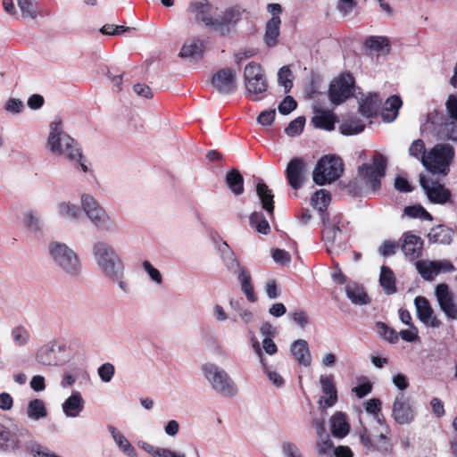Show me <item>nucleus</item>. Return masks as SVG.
Segmentation results:
<instances>
[{
    "label": "nucleus",
    "mask_w": 457,
    "mask_h": 457,
    "mask_svg": "<svg viewBox=\"0 0 457 457\" xmlns=\"http://www.w3.org/2000/svg\"><path fill=\"white\" fill-rule=\"evenodd\" d=\"M92 253L100 275L115 286L122 296L130 295L133 287L126 276L125 263L118 251L108 242L99 240L93 245Z\"/></svg>",
    "instance_id": "nucleus-1"
},
{
    "label": "nucleus",
    "mask_w": 457,
    "mask_h": 457,
    "mask_svg": "<svg viewBox=\"0 0 457 457\" xmlns=\"http://www.w3.org/2000/svg\"><path fill=\"white\" fill-rule=\"evenodd\" d=\"M187 13L196 23L212 29L221 36L228 34L242 15L239 7L228 8L222 12L208 0H193Z\"/></svg>",
    "instance_id": "nucleus-2"
},
{
    "label": "nucleus",
    "mask_w": 457,
    "mask_h": 457,
    "mask_svg": "<svg viewBox=\"0 0 457 457\" xmlns=\"http://www.w3.org/2000/svg\"><path fill=\"white\" fill-rule=\"evenodd\" d=\"M46 147L51 154L79 165L83 172L89 170L80 145L65 132L60 118H55L49 124Z\"/></svg>",
    "instance_id": "nucleus-3"
},
{
    "label": "nucleus",
    "mask_w": 457,
    "mask_h": 457,
    "mask_svg": "<svg viewBox=\"0 0 457 457\" xmlns=\"http://www.w3.org/2000/svg\"><path fill=\"white\" fill-rule=\"evenodd\" d=\"M48 254L54 264L66 276L79 278L82 273V262L79 254L68 245L52 241L47 246Z\"/></svg>",
    "instance_id": "nucleus-4"
},
{
    "label": "nucleus",
    "mask_w": 457,
    "mask_h": 457,
    "mask_svg": "<svg viewBox=\"0 0 457 457\" xmlns=\"http://www.w3.org/2000/svg\"><path fill=\"white\" fill-rule=\"evenodd\" d=\"M349 221L341 214L323 220L322 241L328 253H338L345 248Z\"/></svg>",
    "instance_id": "nucleus-5"
},
{
    "label": "nucleus",
    "mask_w": 457,
    "mask_h": 457,
    "mask_svg": "<svg viewBox=\"0 0 457 457\" xmlns=\"http://www.w3.org/2000/svg\"><path fill=\"white\" fill-rule=\"evenodd\" d=\"M453 147L445 143L436 144L423 156V166L431 173L445 176L454 158Z\"/></svg>",
    "instance_id": "nucleus-6"
},
{
    "label": "nucleus",
    "mask_w": 457,
    "mask_h": 457,
    "mask_svg": "<svg viewBox=\"0 0 457 457\" xmlns=\"http://www.w3.org/2000/svg\"><path fill=\"white\" fill-rule=\"evenodd\" d=\"M201 370L212 388L222 396L233 397L237 394V386L226 370L218 365L206 362Z\"/></svg>",
    "instance_id": "nucleus-7"
},
{
    "label": "nucleus",
    "mask_w": 457,
    "mask_h": 457,
    "mask_svg": "<svg viewBox=\"0 0 457 457\" xmlns=\"http://www.w3.org/2000/svg\"><path fill=\"white\" fill-rule=\"evenodd\" d=\"M386 168V158L376 153L371 163H364L358 169V174L363 184L376 192L380 189L381 179L384 178Z\"/></svg>",
    "instance_id": "nucleus-8"
},
{
    "label": "nucleus",
    "mask_w": 457,
    "mask_h": 457,
    "mask_svg": "<svg viewBox=\"0 0 457 457\" xmlns=\"http://www.w3.org/2000/svg\"><path fill=\"white\" fill-rule=\"evenodd\" d=\"M244 82L248 96L253 101L263 98L268 82L260 64L248 63L244 71Z\"/></svg>",
    "instance_id": "nucleus-9"
},
{
    "label": "nucleus",
    "mask_w": 457,
    "mask_h": 457,
    "mask_svg": "<svg viewBox=\"0 0 457 457\" xmlns=\"http://www.w3.org/2000/svg\"><path fill=\"white\" fill-rule=\"evenodd\" d=\"M343 173V162L335 155H326L317 163L313 170V180L318 185H325L337 180Z\"/></svg>",
    "instance_id": "nucleus-10"
},
{
    "label": "nucleus",
    "mask_w": 457,
    "mask_h": 457,
    "mask_svg": "<svg viewBox=\"0 0 457 457\" xmlns=\"http://www.w3.org/2000/svg\"><path fill=\"white\" fill-rule=\"evenodd\" d=\"M221 258L228 270L238 274L241 291L245 294L247 300L251 303L256 302L257 297L254 294L251 275L245 268L240 266V263L234 252L231 251Z\"/></svg>",
    "instance_id": "nucleus-11"
},
{
    "label": "nucleus",
    "mask_w": 457,
    "mask_h": 457,
    "mask_svg": "<svg viewBox=\"0 0 457 457\" xmlns=\"http://www.w3.org/2000/svg\"><path fill=\"white\" fill-rule=\"evenodd\" d=\"M354 79L350 74H343L330 84L328 96L335 105L345 102L353 95Z\"/></svg>",
    "instance_id": "nucleus-12"
},
{
    "label": "nucleus",
    "mask_w": 457,
    "mask_h": 457,
    "mask_svg": "<svg viewBox=\"0 0 457 457\" xmlns=\"http://www.w3.org/2000/svg\"><path fill=\"white\" fill-rule=\"evenodd\" d=\"M87 218L93 226L101 233L112 235L119 230L118 223L102 205L91 212Z\"/></svg>",
    "instance_id": "nucleus-13"
},
{
    "label": "nucleus",
    "mask_w": 457,
    "mask_h": 457,
    "mask_svg": "<svg viewBox=\"0 0 457 457\" xmlns=\"http://www.w3.org/2000/svg\"><path fill=\"white\" fill-rule=\"evenodd\" d=\"M420 185L431 203L445 204L451 202L450 190L438 181L421 177Z\"/></svg>",
    "instance_id": "nucleus-14"
},
{
    "label": "nucleus",
    "mask_w": 457,
    "mask_h": 457,
    "mask_svg": "<svg viewBox=\"0 0 457 457\" xmlns=\"http://www.w3.org/2000/svg\"><path fill=\"white\" fill-rule=\"evenodd\" d=\"M392 417L400 425L411 423L415 417V411L409 397L399 394L393 403Z\"/></svg>",
    "instance_id": "nucleus-15"
},
{
    "label": "nucleus",
    "mask_w": 457,
    "mask_h": 457,
    "mask_svg": "<svg viewBox=\"0 0 457 457\" xmlns=\"http://www.w3.org/2000/svg\"><path fill=\"white\" fill-rule=\"evenodd\" d=\"M416 268L421 277L426 280H433L440 273L453 271L455 269L448 260L441 261H418Z\"/></svg>",
    "instance_id": "nucleus-16"
},
{
    "label": "nucleus",
    "mask_w": 457,
    "mask_h": 457,
    "mask_svg": "<svg viewBox=\"0 0 457 457\" xmlns=\"http://www.w3.org/2000/svg\"><path fill=\"white\" fill-rule=\"evenodd\" d=\"M320 384L322 395L318 403L320 408L327 409L334 406L337 402V390L332 375H320Z\"/></svg>",
    "instance_id": "nucleus-17"
},
{
    "label": "nucleus",
    "mask_w": 457,
    "mask_h": 457,
    "mask_svg": "<svg viewBox=\"0 0 457 457\" xmlns=\"http://www.w3.org/2000/svg\"><path fill=\"white\" fill-rule=\"evenodd\" d=\"M212 84L220 94L228 95L236 89V74L229 68L220 70L212 76Z\"/></svg>",
    "instance_id": "nucleus-18"
},
{
    "label": "nucleus",
    "mask_w": 457,
    "mask_h": 457,
    "mask_svg": "<svg viewBox=\"0 0 457 457\" xmlns=\"http://www.w3.org/2000/svg\"><path fill=\"white\" fill-rule=\"evenodd\" d=\"M416 312L420 320L428 327L439 328L441 321L434 313L429 302L423 296H417L414 300Z\"/></svg>",
    "instance_id": "nucleus-19"
},
{
    "label": "nucleus",
    "mask_w": 457,
    "mask_h": 457,
    "mask_svg": "<svg viewBox=\"0 0 457 457\" xmlns=\"http://www.w3.org/2000/svg\"><path fill=\"white\" fill-rule=\"evenodd\" d=\"M436 295L441 310L452 319L457 318V308L453 303V294L446 284H439L436 287Z\"/></svg>",
    "instance_id": "nucleus-20"
},
{
    "label": "nucleus",
    "mask_w": 457,
    "mask_h": 457,
    "mask_svg": "<svg viewBox=\"0 0 457 457\" xmlns=\"http://www.w3.org/2000/svg\"><path fill=\"white\" fill-rule=\"evenodd\" d=\"M305 170V162L301 158L292 159L287 167L286 174L289 185L294 189H298L303 182V174Z\"/></svg>",
    "instance_id": "nucleus-21"
},
{
    "label": "nucleus",
    "mask_w": 457,
    "mask_h": 457,
    "mask_svg": "<svg viewBox=\"0 0 457 457\" xmlns=\"http://www.w3.org/2000/svg\"><path fill=\"white\" fill-rule=\"evenodd\" d=\"M423 248L422 239L411 233L403 234V242L402 245V250L405 256L410 260H416L421 255Z\"/></svg>",
    "instance_id": "nucleus-22"
},
{
    "label": "nucleus",
    "mask_w": 457,
    "mask_h": 457,
    "mask_svg": "<svg viewBox=\"0 0 457 457\" xmlns=\"http://www.w3.org/2000/svg\"><path fill=\"white\" fill-rule=\"evenodd\" d=\"M85 401L81 394L74 391L71 395L62 403V409L63 413L68 418H76L84 409Z\"/></svg>",
    "instance_id": "nucleus-23"
},
{
    "label": "nucleus",
    "mask_w": 457,
    "mask_h": 457,
    "mask_svg": "<svg viewBox=\"0 0 457 457\" xmlns=\"http://www.w3.org/2000/svg\"><path fill=\"white\" fill-rule=\"evenodd\" d=\"M57 215L69 221H77L81 219L80 207L71 201L59 202L55 206Z\"/></svg>",
    "instance_id": "nucleus-24"
},
{
    "label": "nucleus",
    "mask_w": 457,
    "mask_h": 457,
    "mask_svg": "<svg viewBox=\"0 0 457 457\" xmlns=\"http://www.w3.org/2000/svg\"><path fill=\"white\" fill-rule=\"evenodd\" d=\"M291 353L297 362L305 367L312 363V355L307 341L303 339L295 340L291 345Z\"/></svg>",
    "instance_id": "nucleus-25"
},
{
    "label": "nucleus",
    "mask_w": 457,
    "mask_h": 457,
    "mask_svg": "<svg viewBox=\"0 0 457 457\" xmlns=\"http://www.w3.org/2000/svg\"><path fill=\"white\" fill-rule=\"evenodd\" d=\"M312 122L316 128L332 130L335 128L336 116L332 111L316 109Z\"/></svg>",
    "instance_id": "nucleus-26"
},
{
    "label": "nucleus",
    "mask_w": 457,
    "mask_h": 457,
    "mask_svg": "<svg viewBox=\"0 0 457 457\" xmlns=\"http://www.w3.org/2000/svg\"><path fill=\"white\" fill-rule=\"evenodd\" d=\"M57 347L56 341H50L41 346L36 353V360L38 363L51 366L57 362L55 349Z\"/></svg>",
    "instance_id": "nucleus-27"
},
{
    "label": "nucleus",
    "mask_w": 457,
    "mask_h": 457,
    "mask_svg": "<svg viewBox=\"0 0 457 457\" xmlns=\"http://www.w3.org/2000/svg\"><path fill=\"white\" fill-rule=\"evenodd\" d=\"M21 447V442L16 433L7 428L0 430V450L6 453H15Z\"/></svg>",
    "instance_id": "nucleus-28"
},
{
    "label": "nucleus",
    "mask_w": 457,
    "mask_h": 457,
    "mask_svg": "<svg viewBox=\"0 0 457 457\" xmlns=\"http://www.w3.org/2000/svg\"><path fill=\"white\" fill-rule=\"evenodd\" d=\"M382 99L377 94H369L360 102L359 112L365 117L370 118L377 114Z\"/></svg>",
    "instance_id": "nucleus-29"
},
{
    "label": "nucleus",
    "mask_w": 457,
    "mask_h": 457,
    "mask_svg": "<svg viewBox=\"0 0 457 457\" xmlns=\"http://www.w3.org/2000/svg\"><path fill=\"white\" fill-rule=\"evenodd\" d=\"M26 414L30 420L37 421L46 418L48 415V411L45 402L42 399L35 398L29 402Z\"/></svg>",
    "instance_id": "nucleus-30"
},
{
    "label": "nucleus",
    "mask_w": 457,
    "mask_h": 457,
    "mask_svg": "<svg viewBox=\"0 0 457 457\" xmlns=\"http://www.w3.org/2000/svg\"><path fill=\"white\" fill-rule=\"evenodd\" d=\"M281 20L279 17H271L267 23L264 35V42L270 46L273 47L278 44V38L280 33Z\"/></svg>",
    "instance_id": "nucleus-31"
},
{
    "label": "nucleus",
    "mask_w": 457,
    "mask_h": 457,
    "mask_svg": "<svg viewBox=\"0 0 457 457\" xmlns=\"http://www.w3.org/2000/svg\"><path fill=\"white\" fill-rule=\"evenodd\" d=\"M21 224L27 230L34 234L39 233L44 227L39 214L33 210L24 212L21 218Z\"/></svg>",
    "instance_id": "nucleus-32"
},
{
    "label": "nucleus",
    "mask_w": 457,
    "mask_h": 457,
    "mask_svg": "<svg viewBox=\"0 0 457 457\" xmlns=\"http://www.w3.org/2000/svg\"><path fill=\"white\" fill-rule=\"evenodd\" d=\"M403 102L397 96H392L389 97L384 105L382 110V119L385 122H392L398 115L399 109L401 108Z\"/></svg>",
    "instance_id": "nucleus-33"
},
{
    "label": "nucleus",
    "mask_w": 457,
    "mask_h": 457,
    "mask_svg": "<svg viewBox=\"0 0 457 457\" xmlns=\"http://www.w3.org/2000/svg\"><path fill=\"white\" fill-rule=\"evenodd\" d=\"M108 430L120 451H122L129 457H137L136 449L131 445V444L120 431H119L113 426H108Z\"/></svg>",
    "instance_id": "nucleus-34"
},
{
    "label": "nucleus",
    "mask_w": 457,
    "mask_h": 457,
    "mask_svg": "<svg viewBox=\"0 0 457 457\" xmlns=\"http://www.w3.org/2000/svg\"><path fill=\"white\" fill-rule=\"evenodd\" d=\"M330 423L331 432L334 436L342 438L349 433L350 427L344 413H335L330 419Z\"/></svg>",
    "instance_id": "nucleus-35"
},
{
    "label": "nucleus",
    "mask_w": 457,
    "mask_h": 457,
    "mask_svg": "<svg viewBox=\"0 0 457 457\" xmlns=\"http://www.w3.org/2000/svg\"><path fill=\"white\" fill-rule=\"evenodd\" d=\"M257 195L262 202V208L270 215L274 212V195L268 186L262 182H259L256 186Z\"/></svg>",
    "instance_id": "nucleus-36"
},
{
    "label": "nucleus",
    "mask_w": 457,
    "mask_h": 457,
    "mask_svg": "<svg viewBox=\"0 0 457 457\" xmlns=\"http://www.w3.org/2000/svg\"><path fill=\"white\" fill-rule=\"evenodd\" d=\"M347 297L354 304H366L369 303V297L362 287L356 283H350L345 287Z\"/></svg>",
    "instance_id": "nucleus-37"
},
{
    "label": "nucleus",
    "mask_w": 457,
    "mask_h": 457,
    "mask_svg": "<svg viewBox=\"0 0 457 457\" xmlns=\"http://www.w3.org/2000/svg\"><path fill=\"white\" fill-rule=\"evenodd\" d=\"M226 184L234 195H240L243 194L244 179L238 170H232L227 173Z\"/></svg>",
    "instance_id": "nucleus-38"
},
{
    "label": "nucleus",
    "mask_w": 457,
    "mask_h": 457,
    "mask_svg": "<svg viewBox=\"0 0 457 457\" xmlns=\"http://www.w3.org/2000/svg\"><path fill=\"white\" fill-rule=\"evenodd\" d=\"M379 282L387 295H392L396 292L395 277L390 268L386 266L381 267Z\"/></svg>",
    "instance_id": "nucleus-39"
},
{
    "label": "nucleus",
    "mask_w": 457,
    "mask_h": 457,
    "mask_svg": "<svg viewBox=\"0 0 457 457\" xmlns=\"http://www.w3.org/2000/svg\"><path fill=\"white\" fill-rule=\"evenodd\" d=\"M365 46L377 54H385L389 52L388 39L385 37H370L366 39Z\"/></svg>",
    "instance_id": "nucleus-40"
},
{
    "label": "nucleus",
    "mask_w": 457,
    "mask_h": 457,
    "mask_svg": "<svg viewBox=\"0 0 457 457\" xmlns=\"http://www.w3.org/2000/svg\"><path fill=\"white\" fill-rule=\"evenodd\" d=\"M17 4L24 18L34 20L41 14L40 7L34 0H17Z\"/></svg>",
    "instance_id": "nucleus-41"
},
{
    "label": "nucleus",
    "mask_w": 457,
    "mask_h": 457,
    "mask_svg": "<svg viewBox=\"0 0 457 457\" xmlns=\"http://www.w3.org/2000/svg\"><path fill=\"white\" fill-rule=\"evenodd\" d=\"M453 232L450 228L439 226L428 234L429 239L434 243L449 245L453 240Z\"/></svg>",
    "instance_id": "nucleus-42"
},
{
    "label": "nucleus",
    "mask_w": 457,
    "mask_h": 457,
    "mask_svg": "<svg viewBox=\"0 0 457 457\" xmlns=\"http://www.w3.org/2000/svg\"><path fill=\"white\" fill-rule=\"evenodd\" d=\"M365 125L358 118L351 117L340 125V131L343 135L352 136L363 131Z\"/></svg>",
    "instance_id": "nucleus-43"
},
{
    "label": "nucleus",
    "mask_w": 457,
    "mask_h": 457,
    "mask_svg": "<svg viewBox=\"0 0 457 457\" xmlns=\"http://www.w3.org/2000/svg\"><path fill=\"white\" fill-rule=\"evenodd\" d=\"M437 135L441 139L457 142V120H453L441 124Z\"/></svg>",
    "instance_id": "nucleus-44"
},
{
    "label": "nucleus",
    "mask_w": 457,
    "mask_h": 457,
    "mask_svg": "<svg viewBox=\"0 0 457 457\" xmlns=\"http://www.w3.org/2000/svg\"><path fill=\"white\" fill-rule=\"evenodd\" d=\"M250 225L254 228L259 233L267 235L270 230V227L264 217L263 213L261 212H254L251 214L249 218Z\"/></svg>",
    "instance_id": "nucleus-45"
},
{
    "label": "nucleus",
    "mask_w": 457,
    "mask_h": 457,
    "mask_svg": "<svg viewBox=\"0 0 457 457\" xmlns=\"http://www.w3.org/2000/svg\"><path fill=\"white\" fill-rule=\"evenodd\" d=\"M25 450L35 457H62L51 452L48 448L36 441H29L24 445Z\"/></svg>",
    "instance_id": "nucleus-46"
},
{
    "label": "nucleus",
    "mask_w": 457,
    "mask_h": 457,
    "mask_svg": "<svg viewBox=\"0 0 457 457\" xmlns=\"http://www.w3.org/2000/svg\"><path fill=\"white\" fill-rule=\"evenodd\" d=\"M330 194L325 189L316 191L311 198L312 205L320 212L327 209L330 203Z\"/></svg>",
    "instance_id": "nucleus-47"
},
{
    "label": "nucleus",
    "mask_w": 457,
    "mask_h": 457,
    "mask_svg": "<svg viewBox=\"0 0 457 457\" xmlns=\"http://www.w3.org/2000/svg\"><path fill=\"white\" fill-rule=\"evenodd\" d=\"M203 42L200 40H191L183 45L179 56L182 58H189L200 55L203 52Z\"/></svg>",
    "instance_id": "nucleus-48"
},
{
    "label": "nucleus",
    "mask_w": 457,
    "mask_h": 457,
    "mask_svg": "<svg viewBox=\"0 0 457 457\" xmlns=\"http://www.w3.org/2000/svg\"><path fill=\"white\" fill-rule=\"evenodd\" d=\"M12 338L16 346L22 347L29 344L30 333L23 326H18L12 329Z\"/></svg>",
    "instance_id": "nucleus-49"
},
{
    "label": "nucleus",
    "mask_w": 457,
    "mask_h": 457,
    "mask_svg": "<svg viewBox=\"0 0 457 457\" xmlns=\"http://www.w3.org/2000/svg\"><path fill=\"white\" fill-rule=\"evenodd\" d=\"M142 268L154 284L158 287L163 284V278L160 270L154 267V265L149 261H144L142 262Z\"/></svg>",
    "instance_id": "nucleus-50"
},
{
    "label": "nucleus",
    "mask_w": 457,
    "mask_h": 457,
    "mask_svg": "<svg viewBox=\"0 0 457 457\" xmlns=\"http://www.w3.org/2000/svg\"><path fill=\"white\" fill-rule=\"evenodd\" d=\"M101 205L102 204L89 194H82L80 196V210H82L86 216Z\"/></svg>",
    "instance_id": "nucleus-51"
},
{
    "label": "nucleus",
    "mask_w": 457,
    "mask_h": 457,
    "mask_svg": "<svg viewBox=\"0 0 457 457\" xmlns=\"http://www.w3.org/2000/svg\"><path fill=\"white\" fill-rule=\"evenodd\" d=\"M376 331L381 337H383L385 340L388 341L391 344H395L398 341V334L396 333V331L388 328L383 322L376 323Z\"/></svg>",
    "instance_id": "nucleus-52"
},
{
    "label": "nucleus",
    "mask_w": 457,
    "mask_h": 457,
    "mask_svg": "<svg viewBox=\"0 0 457 457\" xmlns=\"http://www.w3.org/2000/svg\"><path fill=\"white\" fill-rule=\"evenodd\" d=\"M293 75L290 69L287 66H283L278 74V80L280 86H282L285 89V92L287 93L293 87Z\"/></svg>",
    "instance_id": "nucleus-53"
},
{
    "label": "nucleus",
    "mask_w": 457,
    "mask_h": 457,
    "mask_svg": "<svg viewBox=\"0 0 457 457\" xmlns=\"http://www.w3.org/2000/svg\"><path fill=\"white\" fill-rule=\"evenodd\" d=\"M404 214L410 218L432 220V216L421 205H411L404 208Z\"/></svg>",
    "instance_id": "nucleus-54"
},
{
    "label": "nucleus",
    "mask_w": 457,
    "mask_h": 457,
    "mask_svg": "<svg viewBox=\"0 0 457 457\" xmlns=\"http://www.w3.org/2000/svg\"><path fill=\"white\" fill-rule=\"evenodd\" d=\"M427 153L425 144L421 139L414 140L409 147L410 155L420 160L422 163L423 156H425Z\"/></svg>",
    "instance_id": "nucleus-55"
},
{
    "label": "nucleus",
    "mask_w": 457,
    "mask_h": 457,
    "mask_svg": "<svg viewBox=\"0 0 457 457\" xmlns=\"http://www.w3.org/2000/svg\"><path fill=\"white\" fill-rule=\"evenodd\" d=\"M305 124V118L303 116L297 117L292 120L286 129V133L290 137H295L302 133Z\"/></svg>",
    "instance_id": "nucleus-56"
},
{
    "label": "nucleus",
    "mask_w": 457,
    "mask_h": 457,
    "mask_svg": "<svg viewBox=\"0 0 457 457\" xmlns=\"http://www.w3.org/2000/svg\"><path fill=\"white\" fill-rule=\"evenodd\" d=\"M97 373L103 382L108 383L114 376L115 368L112 363L106 362L98 368Z\"/></svg>",
    "instance_id": "nucleus-57"
},
{
    "label": "nucleus",
    "mask_w": 457,
    "mask_h": 457,
    "mask_svg": "<svg viewBox=\"0 0 457 457\" xmlns=\"http://www.w3.org/2000/svg\"><path fill=\"white\" fill-rule=\"evenodd\" d=\"M333 444L328 435L318 436L317 452L320 455L328 454L330 453Z\"/></svg>",
    "instance_id": "nucleus-58"
},
{
    "label": "nucleus",
    "mask_w": 457,
    "mask_h": 457,
    "mask_svg": "<svg viewBox=\"0 0 457 457\" xmlns=\"http://www.w3.org/2000/svg\"><path fill=\"white\" fill-rule=\"evenodd\" d=\"M284 457H303L298 446L292 442H285L282 445Z\"/></svg>",
    "instance_id": "nucleus-59"
},
{
    "label": "nucleus",
    "mask_w": 457,
    "mask_h": 457,
    "mask_svg": "<svg viewBox=\"0 0 457 457\" xmlns=\"http://www.w3.org/2000/svg\"><path fill=\"white\" fill-rule=\"evenodd\" d=\"M273 260L280 265H287L291 262V255L288 252L282 249H275L272 252Z\"/></svg>",
    "instance_id": "nucleus-60"
},
{
    "label": "nucleus",
    "mask_w": 457,
    "mask_h": 457,
    "mask_svg": "<svg viewBox=\"0 0 457 457\" xmlns=\"http://www.w3.org/2000/svg\"><path fill=\"white\" fill-rule=\"evenodd\" d=\"M360 439L362 445L370 449L374 448L377 450H381V446L378 445V443L373 442V439H371L370 433L366 428H363L360 432Z\"/></svg>",
    "instance_id": "nucleus-61"
},
{
    "label": "nucleus",
    "mask_w": 457,
    "mask_h": 457,
    "mask_svg": "<svg viewBox=\"0 0 457 457\" xmlns=\"http://www.w3.org/2000/svg\"><path fill=\"white\" fill-rule=\"evenodd\" d=\"M296 102L292 96H287L278 105V112L281 114H288L296 108Z\"/></svg>",
    "instance_id": "nucleus-62"
},
{
    "label": "nucleus",
    "mask_w": 457,
    "mask_h": 457,
    "mask_svg": "<svg viewBox=\"0 0 457 457\" xmlns=\"http://www.w3.org/2000/svg\"><path fill=\"white\" fill-rule=\"evenodd\" d=\"M409 327V329L401 330L398 334V337H401L403 340L407 342L419 340L418 328L414 325Z\"/></svg>",
    "instance_id": "nucleus-63"
},
{
    "label": "nucleus",
    "mask_w": 457,
    "mask_h": 457,
    "mask_svg": "<svg viewBox=\"0 0 457 457\" xmlns=\"http://www.w3.org/2000/svg\"><path fill=\"white\" fill-rule=\"evenodd\" d=\"M446 109L450 118L457 120V96L451 95L446 102Z\"/></svg>",
    "instance_id": "nucleus-64"
}]
</instances>
